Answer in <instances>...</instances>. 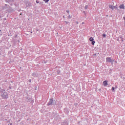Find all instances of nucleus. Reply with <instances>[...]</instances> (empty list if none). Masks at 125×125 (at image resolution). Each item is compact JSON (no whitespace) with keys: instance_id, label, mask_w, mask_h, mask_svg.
I'll list each match as a JSON object with an SVG mask.
<instances>
[{"instance_id":"obj_1","label":"nucleus","mask_w":125,"mask_h":125,"mask_svg":"<svg viewBox=\"0 0 125 125\" xmlns=\"http://www.w3.org/2000/svg\"><path fill=\"white\" fill-rule=\"evenodd\" d=\"M1 97L3 99H7V98H8V96L7 95V93H5V92L2 93L1 94Z\"/></svg>"},{"instance_id":"obj_2","label":"nucleus","mask_w":125,"mask_h":125,"mask_svg":"<svg viewBox=\"0 0 125 125\" xmlns=\"http://www.w3.org/2000/svg\"><path fill=\"white\" fill-rule=\"evenodd\" d=\"M109 8L110 9H112V10H114V9H117V8H118V6H117V5L114 6V5H113L110 4V5H109Z\"/></svg>"},{"instance_id":"obj_3","label":"nucleus","mask_w":125,"mask_h":125,"mask_svg":"<svg viewBox=\"0 0 125 125\" xmlns=\"http://www.w3.org/2000/svg\"><path fill=\"white\" fill-rule=\"evenodd\" d=\"M106 62H113L114 61L112 60V58L107 57L106 58Z\"/></svg>"},{"instance_id":"obj_4","label":"nucleus","mask_w":125,"mask_h":125,"mask_svg":"<svg viewBox=\"0 0 125 125\" xmlns=\"http://www.w3.org/2000/svg\"><path fill=\"white\" fill-rule=\"evenodd\" d=\"M103 84L104 86H106L108 85V81H104L103 82Z\"/></svg>"},{"instance_id":"obj_5","label":"nucleus","mask_w":125,"mask_h":125,"mask_svg":"<svg viewBox=\"0 0 125 125\" xmlns=\"http://www.w3.org/2000/svg\"><path fill=\"white\" fill-rule=\"evenodd\" d=\"M53 104V100L52 99H50V101L48 103L47 105L48 106L52 105Z\"/></svg>"},{"instance_id":"obj_6","label":"nucleus","mask_w":125,"mask_h":125,"mask_svg":"<svg viewBox=\"0 0 125 125\" xmlns=\"http://www.w3.org/2000/svg\"><path fill=\"white\" fill-rule=\"evenodd\" d=\"M119 8L121 9H125V4H120L119 6Z\"/></svg>"},{"instance_id":"obj_7","label":"nucleus","mask_w":125,"mask_h":125,"mask_svg":"<svg viewBox=\"0 0 125 125\" xmlns=\"http://www.w3.org/2000/svg\"><path fill=\"white\" fill-rule=\"evenodd\" d=\"M94 40V39L92 37H91V38H89V41L90 42H93Z\"/></svg>"},{"instance_id":"obj_8","label":"nucleus","mask_w":125,"mask_h":125,"mask_svg":"<svg viewBox=\"0 0 125 125\" xmlns=\"http://www.w3.org/2000/svg\"><path fill=\"white\" fill-rule=\"evenodd\" d=\"M88 5H86L84 7V9H88Z\"/></svg>"},{"instance_id":"obj_9","label":"nucleus","mask_w":125,"mask_h":125,"mask_svg":"<svg viewBox=\"0 0 125 125\" xmlns=\"http://www.w3.org/2000/svg\"><path fill=\"white\" fill-rule=\"evenodd\" d=\"M95 42H96L95 41H93L92 42H91L92 45H95Z\"/></svg>"},{"instance_id":"obj_10","label":"nucleus","mask_w":125,"mask_h":125,"mask_svg":"<svg viewBox=\"0 0 125 125\" xmlns=\"http://www.w3.org/2000/svg\"><path fill=\"white\" fill-rule=\"evenodd\" d=\"M103 37L104 38H106V35L105 34H103Z\"/></svg>"},{"instance_id":"obj_11","label":"nucleus","mask_w":125,"mask_h":125,"mask_svg":"<svg viewBox=\"0 0 125 125\" xmlns=\"http://www.w3.org/2000/svg\"><path fill=\"white\" fill-rule=\"evenodd\" d=\"M69 12H70V11L69 10H66V13H69Z\"/></svg>"},{"instance_id":"obj_12","label":"nucleus","mask_w":125,"mask_h":125,"mask_svg":"<svg viewBox=\"0 0 125 125\" xmlns=\"http://www.w3.org/2000/svg\"><path fill=\"white\" fill-rule=\"evenodd\" d=\"M115 90V88L114 87H112V90L114 91Z\"/></svg>"},{"instance_id":"obj_13","label":"nucleus","mask_w":125,"mask_h":125,"mask_svg":"<svg viewBox=\"0 0 125 125\" xmlns=\"http://www.w3.org/2000/svg\"><path fill=\"white\" fill-rule=\"evenodd\" d=\"M36 2L37 3H39V1L38 0H36Z\"/></svg>"},{"instance_id":"obj_14","label":"nucleus","mask_w":125,"mask_h":125,"mask_svg":"<svg viewBox=\"0 0 125 125\" xmlns=\"http://www.w3.org/2000/svg\"><path fill=\"white\" fill-rule=\"evenodd\" d=\"M49 0H46V2H48L49 1Z\"/></svg>"},{"instance_id":"obj_15","label":"nucleus","mask_w":125,"mask_h":125,"mask_svg":"<svg viewBox=\"0 0 125 125\" xmlns=\"http://www.w3.org/2000/svg\"><path fill=\"white\" fill-rule=\"evenodd\" d=\"M124 20L125 21V17L123 18Z\"/></svg>"},{"instance_id":"obj_16","label":"nucleus","mask_w":125,"mask_h":125,"mask_svg":"<svg viewBox=\"0 0 125 125\" xmlns=\"http://www.w3.org/2000/svg\"><path fill=\"white\" fill-rule=\"evenodd\" d=\"M44 0V1H45V2H46V0Z\"/></svg>"},{"instance_id":"obj_17","label":"nucleus","mask_w":125,"mask_h":125,"mask_svg":"<svg viewBox=\"0 0 125 125\" xmlns=\"http://www.w3.org/2000/svg\"><path fill=\"white\" fill-rule=\"evenodd\" d=\"M29 81L30 83H31V80H29Z\"/></svg>"},{"instance_id":"obj_18","label":"nucleus","mask_w":125,"mask_h":125,"mask_svg":"<svg viewBox=\"0 0 125 125\" xmlns=\"http://www.w3.org/2000/svg\"><path fill=\"white\" fill-rule=\"evenodd\" d=\"M82 24H84V23H83H83H82Z\"/></svg>"}]
</instances>
